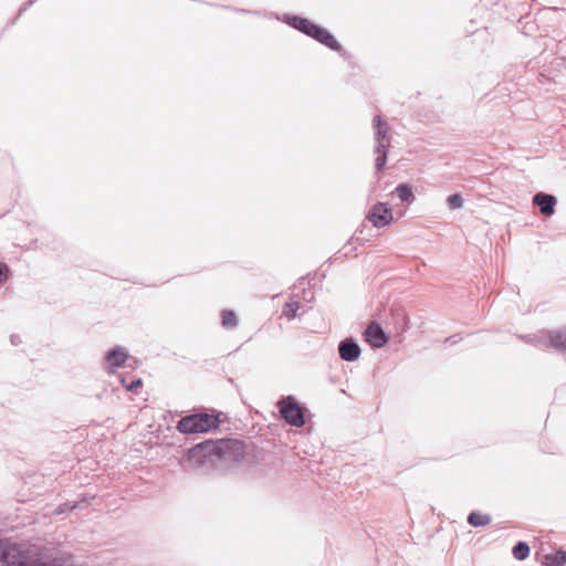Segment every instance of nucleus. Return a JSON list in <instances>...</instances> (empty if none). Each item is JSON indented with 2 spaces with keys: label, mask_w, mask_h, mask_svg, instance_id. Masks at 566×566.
<instances>
[{
  "label": "nucleus",
  "mask_w": 566,
  "mask_h": 566,
  "mask_svg": "<svg viewBox=\"0 0 566 566\" xmlns=\"http://www.w3.org/2000/svg\"><path fill=\"white\" fill-rule=\"evenodd\" d=\"M543 564L545 566H564L566 564V552L558 551L544 556Z\"/></svg>",
  "instance_id": "13"
},
{
  "label": "nucleus",
  "mask_w": 566,
  "mask_h": 566,
  "mask_svg": "<svg viewBox=\"0 0 566 566\" xmlns=\"http://www.w3.org/2000/svg\"><path fill=\"white\" fill-rule=\"evenodd\" d=\"M74 509H75V505H72V504H70V503H64V504H62V505L57 506V507L54 510V512H53V513H54L55 515L64 514V513L70 512V511H72V510H74Z\"/></svg>",
  "instance_id": "21"
},
{
  "label": "nucleus",
  "mask_w": 566,
  "mask_h": 566,
  "mask_svg": "<svg viewBox=\"0 0 566 566\" xmlns=\"http://www.w3.org/2000/svg\"><path fill=\"white\" fill-rule=\"evenodd\" d=\"M556 202L554 196L544 192H538L533 198V203L539 208L544 216L554 214Z\"/></svg>",
  "instance_id": "11"
},
{
  "label": "nucleus",
  "mask_w": 566,
  "mask_h": 566,
  "mask_svg": "<svg viewBox=\"0 0 566 566\" xmlns=\"http://www.w3.org/2000/svg\"><path fill=\"white\" fill-rule=\"evenodd\" d=\"M129 357L126 348L116 346L108 350L104 357V368L107 373H114L117 368L125 365Z\"/></svg>",
  "instance_id": "8"
},
{
  "label": "nucleus",
  "mask_w": 566,
  "mask_h": 566,
  "mask_svg": "<svg viewBox=\"0 0 566 566\" xmlns=\"http://www.w3.org/2000/svg\"><path fill=\"white\" fill-rule=\"evenodd\" d=\"M11 343H12V344H14V345H17V344H18V343H17V338L12 336V337H11Z\"/></svg>",
  "instance_id": "23"
},
{
  "label": "nucleus",
  "mask_w": 566,
  "mask_h": 566,
  "mask_svg": "<svg viewBox=\"0 0 566 566\" xmlns=\"http://www.w3.org/2000/svg\"><path fill=\"white\" fill-rule=\"evenodd\" d=\"M242 443L237 440H219L217 442H206L198 444L189 450L188 461L193 467H201L214 462V459L226 462L237 460Z\"/></svg>",
  "instance_id": "1"
},
{
  "label": "nucleus",
  "mask_w": 566,
  "mask_h": 566,
  "mask_svg": "<svg viewBox=\"0 0 566 566\" xmlns=\"http://www.w3.org/2000/svg\"><path fill=\"white\" fill-rule=\"evenodd\" d=\"M222 326L228 329L235 328L238 326V317L233 311L224 310L222 311Z\"/></svg>",
  "instance_id": "15"
},
{
  "label": "nucleus",
  "mask_w": 566,
  "mask_h": 566,
  "mask_svg": "<svg viewBox=\"0 0 566 566\" xmlns=\"http://www.w3.org/2000/svg\"><path fill=\"white\" fill-rule=\"evenodd\" d=\"M10 270L7 264L0 262V287L8 281Z\"/></svg>",
  "instance_id": "20"
},
{
  "label": "nucleus",
  "mask_w": 566,
  "mask_h": 566,
  "mask_svg": "<svg viewBox=\"0 0 566 566\" xmlns=\"http://www.w3.org/2000/svg\"><path fill=\"white\" fill-rule=\"evenodd\" d=\"M468 523L471 526L478 527V526H485L491 523V517L486 514H482L479 512H472L468 516Z\"/></svg>",
  "instance_id": "14"
},
{
  "label": "nucleus",
  "mask_w": 566,
  "mask_h": 566,
  "mask_svg": "<svg viewBox=\"0 0 566 566\" xmlns=\"http://www.w3.org/2000/svg\"><path fill=\"white\" fill-rule=\"evenodd\" d=\"M365 338L366 342L374 348H380L388 342V337L386 336L384 329L375 322L370 323L366 328Z\"/></svg>",
  "instance_id": "9"
},
{
  "label": "nucleus",
  "mask_w": 566,
  "mask_h": 566,
  "mask_svg": "<svg viewBox=\"0 0 566 566\" xmlns=\"http://www.w3.org/2000/svg\"><path fill=\"white\" fill-rule=\"evenodd\" d=\"M282 418L291 426L302 427L304 424V409L292 396L282 398L277 402Z\"/></svg>",
  "instance_id": "6"
},
{
  "label": "nucleus",
  "mask_w": 566,
  "mask_h": 566,
  "mask_svg": "<svg viewBox=\"0 0 566 566\" xmlns=\"http://www.w3.org/2000/svg\"><path fill=\"white\" fill-rule=\"evenodd\" d=\"M218 423L219 419L214 415L195 413L182 417L177 423V429L182 433H201L217 428Z\"/></svg>",
  "instance_id": "4"
},
{
  "label": "nucleus",
  "mask_w": 566,
  "mask_h": 566,
  "mask_svg": "<svg viewBox=\"0 0 566 566\" xmlns=\"http://www.w3.org/2000/svg\"><path fill=\"white\" fill-rule=\"evenodd\" d=\"M338 353L343 360L355 361L360 357L361 350L353 338H346L339 343Z\"/></svg>",
  "instance_id": "10"
},
{
  "label": "nucleus",
  "mask_w": 566,
  "mask_h": 566,
  "mask_svg": "<svg viewBox=\"0 0 566 566\" xmlns=\"http://www.w3.org/2000/svg\"><path fill=\"white\" fill-rule=\"evenodd\" d=\"M0 566H71L67 559L49 560L36 549L0 542Z\"/></svg>",
  "instance_id": "2"
},
{
  "label": "nucleus",
  "mask_w": 566,
  "mask_h": 566,
  "mask_svg": "<svg viewBox=\"0 0 566 566\" xmlns=\"http://www.w3.org/2000/svg\"><path fill=\"white\" fill-rule=\"evenodd\" d=\"M367 219L373 223L376 228H384L394 219L391 208L388 203L378 202L376 203L367 214Z\"/></svg>",
  "instance_id": "7"
},
{
  "label": "nucleus",
  "mask_w": 566,
  "mask_h": 566,
  "mask_svg": "<svg viewBox=\"0 0 566 566\" xmlns=\"http://www.w3.org/2000/svg\"><path fill=\"white\" fill-rule=\"evenodd\" d=\"M373 128L375 130V153L377 154L375 165L377 170H381L387 160V147L389 146L388 125L382 122L380 116H375Z\"/></svg>",
  "instance_id": "5"
},
{
  "label": "nucleus",
  "mask_w": 566,
  "mask_h": 566,
  "mask_svg": "<svg viewBox=\"0 0 566 566\" xmlns=\"http://www.w3.org/2000/svg\"><path fill=\"white\" fill-rule=\"evenodd\" d=\"M396 193L398 195V197L400 198L401 201L403 202H412L415 197H413V192H412V189L409 185L407 184H400L397 188H396Z\"/></svg>",
  "instance_id": "16"
},
{
  "label": "nucleus",
  "mask_w": 566,
  "mask_h": 566,
  "mask_svg": "<svg viewBox=\"0 0 566 566\" xmlns=\"http://www.w3.org/2000/svg\"><path fill=\"white\" fill-rule=\"evenodd\" d=\"M447 202L451 210L461 209L464 203L462 196L459 193L449 196Z\"/></svg>",
  "instance_id": "19"
},
{
  "label": "nucleus",
  "mask_w": 566,
  "mask_h": 566,
  "mask_svg": "<svg viewBox=\"0 0 566 566\" xmlns=\"http://www.w3.org/2000/svg\"><path fill=\"white\" fill-rule=\"evenodd\" d=\"M120 382L123 386L126 387V389L128 391H133L135 389H137L140 385H142V379H136V380H133L132 382H129L128 385H126V381L124 378L120 379Z\"/></svg>",
  "instance_id": "22"
},
{
  "label": "nucleus",
  "mask_w": 566,
  "mask_h": 566,
  "mask_svg": "<svg viewBox=\"0 0 566 566\" xmlns=\"http://www.w3.org/2000/svg\"><path fill=\"white\" fill-rule=\"evenodd\" d=\"M287 23L300 30L301 32L307 34L308 36L315 39L316 41L325 44L327 48L339 51L340 45L335 40V38L325 29L312 23L307 19L292 17L289 18Z\"/></svg>",
  "instance_id": "3"
},
{
  "label": "nucleus",
  "mask_w": 566,
  "mask_h": 566,
  "mask_svg": "<svg viewBox=\"0 0 566 566\" xmlns=\"http://www.w3.org/2000/svg\"><path fill=\"white\" fill-rule=\"evenodd\" d=\"M513 556L518 559V560H524L528 557L530 555V547L526 543L524 542H518L514 547H513Z\"/></svg>",
  "instance_id": "17"
},
{
  "label": "nucleus",
  "mask_w": 566,
  "mask_h": 566,
  "mask_svg": "<svg viewBox=\"0 0 566 566\" xmlns=\"http://www.w3.org/2000/svg\"><path fill=\"white\" fill-rule=\"evenodd\" d=\"M300 308V304L296 301H291L285 304L283 308V314L289 318L292 319L296 316L297 310Z\"/></svg>",
  "instance_id": "18"
},
{
  "label": "nucleus",
  "mask_w": 566,
  "mask_h": 566,
  "mask_svg": "<svg viewBox=\"0 0 566 566\" xmlns=\"http://www.w3.org/2000/svg\"><path fill=\"white\" fill-rule=\"evenodd\" d=\"M547 337L553 348L559 352H566V328L549 332Z\"/></svg>",
  "instance_id": "12"
}]
</instances>
